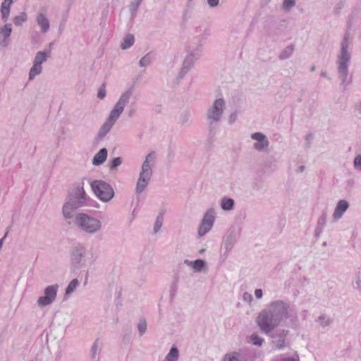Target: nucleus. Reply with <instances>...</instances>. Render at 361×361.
I'll return each mask as SVG.
<instances>
[{
  "mask_svg": "<svg viewBox=\"0 0 361 361\" xmlns=\"http://www.w3.org/2000/svg\"><path fill=\"white\" fill-rule=\"evenodd\" d=\"M133 94V87H130L123 91L119 96L117 102L114 104L109 111L104 123L99 128L98 135L99 137H104L113 128L116 121L123 113L126 106L130 102Z\"/></svg>",
  "mask_w": 361,
  "mask_h": 361,
  "instance_id": "1",
  "label": "nucleus"
},
{
  "mask_svg": "<svg viewBox=\"0 0 361 361\" xmlns=\"http://www.w3.org/2000/svg\"><path fill=\"white\" fill-rule=\"evenodd\" d=\"M353 42V35L349 30H346L341 43V51L338 55V71L343 81L347 79L348 75V64L351 55L349 51Z\"/></svg>",
  "mask_w": 361,
  "mask_h": 361,
  "instance_id": "2",
  "label": "nucleus"
},
{
  "mask_svg": "<svg viewBox=\"0 0 361 361\" xmlns=\"http://www.w3.org/2000/svg\"><path fill=\"white\" fill-rule=\"evenodd\" d=\"M70 202H67L63 209L64 216L68 219L71 217L73 209L82 207L86 204L85 193L82 186H78L69 192Z\"/></svg>",
  "mask_w": 361,
  "mask_h": 361,
  "instance_id": "3",
  "label": "nucleus"
},
{
  "mask_svg": "<svg viewBox=\"0 0 361 361\" xmlns=\"http://www.w3.org/2000/svg\"><path fill=\"white\" fill-rule=\"evenodd\" d=\"M226 109V101L224 98L219 97L214 100L209 106L206 113V120L212 126L219 123Z\"/></svg>",
  "mask_w": 361,
  "mask_h": 361,
  "instance_id": "4",
  "label": "nucleus"
},
{
  "mask_svg": "<svg viewBox=\"0 0 361 361\" xmlns=\"http://www.w3.org/2000/svg\"><path fill=\"white\" fill-rule=\"evenodd\" d=\"M50 56V50H43L36 53L33 60L32 66L29 71L28 79L30 81L33 80L37 75L42 73V63L47 61Z\"/></svg>",
  "mask_w": 361,
  "mask_h": 361,
  "instance_id": "5",
  "label": "nucleus"
},
{
  "mask_svg": "<svg viewBox=\"0 0 361 361\" xmlns=\"http://www.w3.org/2000/svg\"><path fill=\"white\" fill-rule=\"evenodd\" d=\"M157 155L156 152L148 153L142 164L138 180H149L152 178L153 167L155 165Z\"/></svg>",
  "mask_w": 361,
  "mask_h": 361,
  "instance_id": "6",
  "label": "nucleus"
},
{
  "mask_svg": "<svg viewBox=\"0 0 361 361\" xmlns=\"http://www.w3.org/2000/svg\"><path fill=\"white\" fill-rule=\"evenodd\" d=\"M75 223L82 229L89 233L98 231L101 226L99 221L83 213L78 214Z\"/></svg>",
  "mask_w": 361,
  "mask_h": 361,
  "instance_id": "7",
  "label": "nucleus"
},
{
  "mask_svg": "<svg viewBox=\"0 0 361 361\" xmlns=\"http://www.w3.org/2000/svg\"><path fill=\"white\" fill-rule=\"evenodd\" d=\"M257 322L262 331L267 333L272 331L279 324V321L271 312L263 311L259 314Z\"/></svg>",
  "mask_w": 361,
  "mask_h": 361,
  "instance_id": "8",
  "label": "nucleus"
},
{
  "mask_svg": "<svg viewBox=\"0 0 361 361\" xmlns=\"http://www.w3.org/2000/svg\"><path fill=\"white\" fill-rule=\"evenodd\" d=\"M91 187L95 195L102 201H109L114 197V190L106 182H92Z\"/></svg>",
  "mask_w": 361,
  "mask_h": 361,
  "instance_id": "9",
  "label": "nucleus"
},
{
  "mask_svg": "<svg viewBox=\"0 0 361 361\" xmlns=\"http://www.w3.org/2000/svg\"><path fill=\"white\" fill-rule=\"evenodd\" d=\"M250 139L252 142V148L258 152H267L269 147V140L268 137L261 133L255 132L250 135Z\"/></svg>",
  "mask_w": 361,
  "mask_h": 361,
  "instance_id": "10",
  "label": "nucleus"
},
{
  "mask_svg": "<svg viewBox=\"0 0 361 361\" xmlns=\"http://www.w3.org/2000/svg\"><path fill=\"white\" fill-rule=\"evenodd\" d=\"M36 23L42 33L48 32L50 27V23L47 18V11L45 8H41L36 15Z\"/></svg>",
  "mask_w": 361,
  "mask_h": 361,
  "instance_id": "11",
  "label": "nucleus"
},
{
  "mask_svg": "<svg viewBox=\"0 0 361 361\" xmlns=\"http://www.w3.org/2000/svg\"><path fill=\"white\" fill-rule=\"evenodd\" d=\"M57 286H49L44 290V296L39 297L38 299V304L41 306H46L51 303L57 293Z\"/></svg>",
  "mask_w": 361,
  "mask_h": 361,
  "instance_id": "12",
  "label": "nucleus"
},
{
  "mask_svg": "<svg viewBox=\"0 0 361 361\" xmlns=\"http://www.w3.org/2000/svg\"><path fill=\"white\" fill-rule=\"evenodd\" d=\"M214 220V217L212 212H207L205 214L198 230L200 236L204 235L211 229Z\"/></svg>",
  "mask_w": 361,
  "mask_h": 361,
  "instance_id": "13",
  "label": "nucleus"
},
{
  "mask_svg": "<svg viewBox=\"0 0 361 361\" xmlns=\"http://www.w3.org/2000/svg\"><path fill=\"white\" fill-rule=\"evenodd\" d=\"M12 32V25L6 23L0 27V46L7 47L10 44V37Z\"/></svg>",
  "mask_w": 361,
  "mask_h": 361,
  "instance_id": "14",
  "label": "nucleus"
},
{
  "mask_svg": "<svg viewBox=\"0 0 361 361\" xmlns=\"http://www.w3.org/2000/svg\"><path fill=\"white\" fill-rule=\"evenodd\" d=\"M197 59V56L196 54H189L186 56L183 63V67L180 72L181 77H183L188 72Z\"/></svg>",
  "mask_w": 361,
  "mask_h": 361,
  "instance_id": "15",
  "label": "nucleus"
},
{
  "mask_svg": "<svg viewBox=\"0 0 361 361\" xmlns=\"http://www.w3.org/2000/svg\"><path fill=\"white\" fill-rule=\"evenodd\" d=\"M108 151L106 148L101 149L93 157L92 164L100 166L105 162L107 158Z\"/></svg>",
  "mask_w": 361,
  "mask_h": 361,
  "instance_id": "16",
  "label": "nucleus"
},
{
  "mask_svg": "<svg viewBox=\"0 0 361 361\" xmlns=\"http://www.w3.org/2000/svg\"><path fill=\"white\" fill-rule=\"evenodd\" d=\"M349 207V204L347 201L345 200H340L335 209L334 213V218L335 219H340L343 213L348 209Z\"/></svg>",
  "mask_w": 361,
  "mask_h": 361,
  "instance_id": "17",
  "label": "nucleus"
},
{
  "mask_svg": "<svg viewBox=\"0 0 361 361\" xmlns=\"http://www.w3.org/2000/svg\"><path fill=\"white\" fill-rule=\"evenodd\" d=\"M13 4V0H4L1 5V18L4 21L8 19L10 15L11 6Z\"/></svg>",
  "mask_w": 361,
  "mask_h": 361,
  "instance_id": "18",
  "label": "nucleus"
},
{
  "mask_svg": "<svg viewBox=\"0 0 361 361\" xmlns=\"http://www.w3.org/2000/svg\"><path fill=\"white\" fill-rule=\"evenodd\" d=\"M294 51V46L288 45L285 47L279 54V59L284 60L290 58Z\"/></svg>",
  "mask_w": 361,
  "mask_h": 361,
  "instance_id": "19",
  "label": "nucleus"
},
{
  "mask_svg": "<svg viewBox=\"0 0 361 361\" xmlns=\"http://www.w3.org/2000/svg\"><path fill=\"white\" fill-rule=\"evenodd\" d=\"M135 42V37L133 35H128L125 37L123 42L121 44V47L122 49H129Z\"/></svg>",
  "mask_w": 361,
  "mask_h": 361,
  "instance_id": "20",
  "label": "nucleus"
},
{
  "mask_svg": "<svg viewBox=\"0 0 361 361\" xmlns=\"http://www.w3.org/2000/svg\"><path fill=\"white\" fill-rule=\"evenodd\" d=\"M361 22V13H358L357 12H353L348 16V25L351 27L357 23Z\"/></svg>",
  "mask_w": 361,
  "mask_h": 361,
  "instance_id": "21",
  "label": "nucleus"
},
{
  "mask_svg": "<svg viewBox=\"0 0 361 361\" xmlns=\"http://www.w3.org/2000/svg\"><path fill=\"white\" fill-rule=\"evenodd\" d=\"M178 357V351L176 347H173L164 361H176Z\"/></svg>",
  "mask_w": 361,
  "mask_h": 361,
  "instance_id": "22",
  "label": "nucleus"
},
{
  "mask_svg": "<svg viewBox=\"0 0 361 361\" xmlns=\"http://www.w3.org/2000/svg\"><path fill=\"white\" fill-rule=\"evenodd\" d=\"M27 19V14L24 12L21 13L18 16H16L13 19V23L16 26L21 25Z\"/></svg>",
  "mask_w": 361,
  "mask_h": 361,
  "instance_id": "23",
  "label": "nucleus"
},
{
  "mask_svg": "<svg viewBox=\"0 0 361 361\" xmlns=\"http://www.w3.org/2000/svg\"><path fill=\"white\" fill-rule=\"evenodd\" d=\"M221 205L224 210H230L233 208V200L231 198H224Z\"/></svg>",
  "mask_w": 361,
  "mask_h": 361,
  "instance_id": "24",
  "label": "nucleus"
},
{
  "mask_svg": "<svg viewBox=\"0 0 361 361\" xmlns=\"http://www.w3.org/2000/svg\"><path fill=\"white\" fill-rule=\"evenodd\" d=\"M190 264H191L192 268L197 271H201L204 266V262L202 259H197V260L191 262Z\"/></svg>",
  "mask_w": 361,
  "mask_h": 361,
  "instance_id": "25",
  "label": "nucleus"
},
{
  "mask_svg": "<svg viewBox=\"0 0 361 361\" xmlns=\"http://www.w3.org/2000/svg\"><path fill=\"white\" fill-rule=\"evenodd\" d=\"M78 281L77 279L72 280L66 288V294L69 295L71 293H73L78 286Z\"/></svg>",
  "mask_w": 361,
  "mask_h": 361,
  "instance_id": "26",
  "label": "nucleus"
},
{
  "mask_svg": "<svg viewBox=\"0 0 361 361\" xmlns=\"http://www.w3.org/2000/svg\"><path fill=\"white\" fill-rule=\"evenodd\" d=\"M151 56L149 54H146L140 60L139 64L141 67H145L149 66L151 63Z\"/></svg>",
  "mask_w": 361,
  "mask_h": 361,
  "instance_id": "27",
  "label": "nucleus"
},
{
  "mask_svg": "<svg viewBox=\"0 0 361 361\" xmlns=\"http://www.w3.org/2000/svg\"><path fill=\"white\" fill-rule=\"evenodd\" d=\"M106 96V85L104 84L102 85L97 91V98L99 99H104Z\"/></svg>",
  "mask_w": 361,
  "mask_h": 361,
  "instance_id": "28",
  "label": "nucleus"
},
{
  "mask_svg": "<svg viewBox=\"0 0 361 361\" xmlns=\"http://www.w3.org/2000/svg\"><path fill=\"white\" fill-rule=\"evenodd\" d=\"M353 167L355 170L361 171V154H357L353 160Z\"/></svg>",
  "mask_w": 361,
  "mask_h": 361,
  "instance_id": "29",
  "label": "nucleus"
},
{
  "mask_svg": "<svg viewBox=\"0 0 361 361\" xmlns=\"http://www.w3.org/2000/svg\"><path fill=\"white\" fill-rule=\"evenodd\" d=\"M295 5V0H284L283 3V8L285 10L289 11Z\"/></svg>",
  "mask_w": 361,
  "mask_h": 361,
  "instance_id": "30",
  "label": "nucleus"
},
{
  "mask_svg": "<svg viewBox=\"0 0 361 361\" xmlns=\"http://www.w3.org/2000/svg\"><path fill=\"white\" fill-rule=\"evenodd\" d=\"M354 114L357 118H361V101L357 102L354 106Z\"/></svg>",
  "mask_w": 361,
  "mask_h": 361,
  "instance_id": "31",
  "label": "nucleus"
},
{
  "mask_svg": "<svg viewBox=\"0 0 361 361\" xmlns=\"http://www.w3.org/2000/svg\"><path fill=\"white\" fill-rule=\"evenodd\" d=\"M250 340L254 345H261L263 340L259 338L257 334H253L250 336Z\"/></svg>",
  "mask_w": 361,
  "mask_h": 361,
  "instance_id": "32",
  "label": "nucleus"
},
{
  "mask_svg": "<svg viewBox=\"0 0 361 361\" xmlns=\"http://www.w3.org/2000/svg\"><path fill=\"white\" fill-rule=\"evenodd\" d=\"M122 163V159L121 157H116L114 158L112 161H111V166L110 167L111 169H114V168H116L118 166H120Z\"/></svg>",
  "mask_w": 361,
  "mask_h": 361,
  "instance_id": "33",
  "label": "nucleus"
},
{
  "mask_svg": "<svg viewBox=\"0 0 361 361\" xmlns=\"http://www.w3.org/2000/svg\"><path fill=\"white\" fill-rule=\"evenodd\" d=\"M162 220H163L162 215H160L157 217V221L154 224V231H157L161 228V224H162Z\"/></svg>",
  "mask_w": 361,
  "mask_h": 361,
  "instance_id": "34",
  "label": "nucleus"
},
{
  "mask_svg": "<svg viewBox=\"0 0 361 361\" xmlns=\"http://www.w3.org/2000/svg\"><path fill=\"white\" fill-rule=\"evenodd\" d=\"M238 118V113L237 112H233L230 114L228 118V121L229 124H233L235 122Z\"/></svg>",
  "mask_w": 361,
  "mask_h": 361,
  "instance_id": "35",
  "label": "nucleus"
},
{
  "mask_svg": "<svg viewBox=\"0 0 361 361\" xmlns=\"http://www.w3.org/2000/svg\"><path fill=\"white\" fill-rule=\"evenodd\" d=\"M147 187V182H137V192H141Z\"/></svg>",
  "mask_w": 361,
  "mask_h": 361,
  "instance_id": "36",
  "label": "nucleus"
},
{
  "mask_svg": "<svg viewBox=\"0 0 361 361\" xmlns=\"http://www.w3.org/2000/svg\"><path fill=\"white\" fill-rule=\"evenodd\" d=\"M147 329V324L145 322H141L138 324V329L140 332V334H143Z\"/></svg>",
  "mask_w": 361,
  "mask_h": 361,
  "instance_id": "37",
  "label": "nucleus"
},
{
  "mask_svg": "<svg viewBox=\"0 0 361 361\" xmlns=\"http://www.w3.org/2000/svg\"><path fill=\"white\" fill-rule=\"evenodd\" d=\"M344 3L341 1L339 2L334 8V12L336 14H338L340 13V11L343 8Z\"/></svg>",
  "mask_w": 361,
  "mask_h": 361,
  "instance_id": "38",
  "label": "nucleus"
},
{
  "mask_svg": "<svg viewBox=\"0 0 361 361\" xmlns=\"http://www.w3.org/2000/svg\"><path fill=\"white\" fill-rule=\"evenodd\" d=\"M207 3L210 7H216L219 5V0H207Z\"/></svg>",
  "mask_w": 361,
  "mask_h": 361,
  "instance_id": "39",
  "label": "nucleus"
},
{
  "mask_svg": "<svg viewBox=\"0 0 361 361\" xmlns=\"http://www.w3.org/2000/svg\"><path fill=\"white\" fill-rule=\"evenodd\" d=\"M257 298H261L262 297V290L261 289H257L255 292Z\"/></svg>",
  "mask_w": 361,
  "mask_h": 361,
  "instance_id": "40",
  "label": "nucleus"
},
{
  "mask_svg": "<svg viewBox=\"0 0 361 361\" xmlns=\"http://www.w3.org/2000/svg\"><path fill=\"white\" fill-rule=\"evenodd\" d=\"M281 361H298V359L295 357H287L282 358Z\"/></svg>",
  "mask_w": 361,
  "mask_h": 361,
  "instance_id": "41",
  "label": "nucleus"
},
{
  "mask_svg": "<svg viewBox=\"0 0 361 361\" xmlns=\"http://www.w3.org/2000/svg\"><path fill=\"white\" fill-rule=\"evenodd\" d=\"M142 0H135L136 1V6H135V10L137 9V8L139 6V5L141 4Z\"/></svg>",
  "mask_w": 361,
  "mask_h": 361,
  "instance_id": "42",
  "label": "nucleus"
},
{
  "mask_svg": "<svg viewBox=\"0 0 361 361\" xmlns=\"http://www.w3.org/2000/svg\"><path fill=\"white\" fill-rule=\"evenodd\" d=\"M321 76H322V77H324V78H325V77L326 76V72H322V73H321Z\"/></svg>",
  "mask_w": 361,
  "mask_h": 361,
  "instance_id": "43",
  "label": "nucleus"
},
{
  "mask_svg": "<svg viewBox=\"0 0 361 361\" xmlns=\"http://www.w3.org/2000/svg\"><path fill=\"white\" fill-rule=\"evenodd\" d=\"M4 238H2L1 240H0V249L2 247V243H3V240H4Z\"/></svg>",
  "mask_w": 361,
  "mask_h": 361,
  "instance_id": "44",
  "label": "nucleus"
},
{
  "mask_svg": "<svg viewBox=\"0 0 361 361\" xmlns=\"http://www.w3.org/2000/svg\"><path fill=\"white\" fill-rule=\"evenodd\" d=\"M314 70H315V67H314V66H312V67L311 68V71H314Z\"/></svg>",
  "mask_w": 361,
  "mask_h": 361,
  "instance_id": "45",
  "label": "nucleus"
},
{
  "mask_svg": "<svg viewBox=\"0 0 361 361\" xmlns=\"http://www.w3.org/2000/svg\"><path fill=\"white\" fill-rule=\"evenodd\" d=\"M244 298H248V296H247V294H246V293L244 295Z\"/></svg>",
  "mask_w": 361,
  "mask_h": 361,
  "instance_id": "46",
  "label": "nucleus"
},
{
  "mask_svg": "<svg viewBox=\"0 0 361 361\" xmlns=\"http://www.w3.org/2000/svg\"><path fill=\"white\" fill-rule=\"evenodd\" d=\"M244 298H248V296H247V294H246V293L244 295Z\"/></svg>",
  "mask_w": 361,
  "mask_h": 361,
  "instance_id": "47",
  "label": "nucleus"
}]
</instances>
